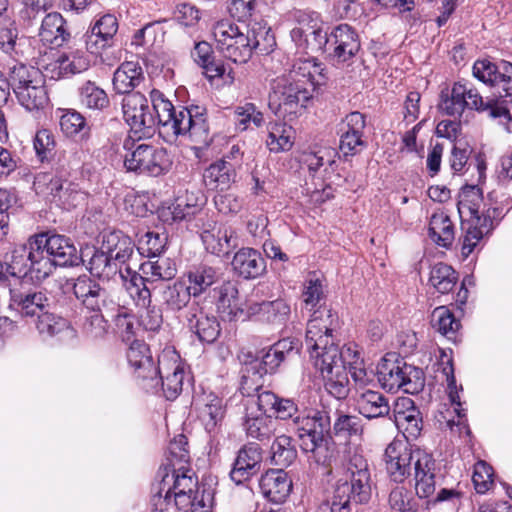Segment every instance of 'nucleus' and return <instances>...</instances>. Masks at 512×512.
I'll list each match as a JSON object with an SVG mask.
<instances>
[{
  "label": "nucleus",
  "mask_w": 512,
  "mask_h": 512,
  "mask_svg": "<svg viewBox=\"0 0 512 512\" xmlns=\"http://www.w3.org/2000/svg\"><path fill=\"white\" fill-rule=\"evenodd\" d=\"M323 64L318 62L316 58H298L292 64L291 69L285 73L290 79L295 81L307 80L312 85V93L316 86L322 85L325 80L323 74Z\"/></svg>",
  "instance_id": "obj_34"
},
{
  "label": "nucleus",
  "mask_w": 512,
  "mask_h": 512,
  "mask_svg": "<svg viewBox=\"0 0 512 512\" xmlns=\"http://www.w3.org/2000/svg\"><path fill=\"white\" fill-rule=\"evenodd\" d=\"M35 318L36 328L43 335L55 336L69 329L67 320L52 313L51 308L44 309Z\"/></svg>",
  "instance_id": "obj_56"
},
{
  "label": "nucleus",
  "mask_w": 512,
  "mask_h": 512,
  "mask_svg": "<svg viewBox=\"0 0 512 512\" xmlns=\"http://www.w3.org/2000/svg\"><path fill=\"white\" fill-rule=\"evenodd\" d=\"M189 329L201 342L213 343L220 335V323L215 316H210L201 309L190 308L186 315Z\"/></svg>",
  "instance_id": "obj_30"
},
{
  "label": "nucleus",
  "mask_w": 512,
  "mask_h": 512,
  "mask_svg": "<svg viewBox=\"0 0 512 512\" xmlns=\"http://www.w3.org/2000/svg\"><path fill=\"white\" fill-rule=\"evenodd\" d=\"M336 152L330 148H321L317 151L304 152L300 157V162L308 168L310 172H316L325 164L335 163Z\"/></svg>",
  "instance_id": "obj_63"
},
{
  "label": "nucleus",
  "mask_w": 512,
  "mask_h": 512,
  "mask_svg": "<svg viewBox=\"0 0 512 512\" xmlns=\"http://www.w3.org/2000/svg\"><path fill=\"white\" fill-rule=\"evenodd\" d=\"M12 277H24L40 282L51 274V263L43 257L35 237H31L27 245L16 246L5 260Z\"/></svg>",
  "instance_id": "obj_8"
},
{
  "label": "nucleus",
  "mask_w": 512,
  "mask_h": 512,
  "mask_svg": "<svg viewBox=\"0 0 512 512\" xmlns=\"http://www.w3.org/2000/svg\"><path fill=\"white\" fill-rule=\"evenodd\" d=\"M158 474L161 481L153 496V504L157 510L163 511L173 504L184 512H212L213 496L205 489L199 493L198 479L195 473L186 466L160 468Z\"/></svg>",
  "instance_id": "obj_1"
},
{
  "label": "nucleus",
  "mask_w": 512,
  "mask_h": 512,
  "mask_svg": "<svg viewBox=\"0 0 512 512\" xmlns=\"http://www.w3.org/2000/svg\"><path fill=\"white\" fill-rule=\"evenodd\" d=\"M217 50L234 63H246L252 56L249 36L230 20L218 21L212 28Z\"/></svg>",
  "instance_id": "obj_11"
},
{
  "label": "nucleus",
  "mask_w": 512,
  "mask_h": 512,
  "mask_svg": "<svg viewBox=\"0 0 512 512\" xmlns=\"http://www.w3.org/2000/svg\"><path fill=\"white\" fill-rule=\"evenodd\" d=\"M126 289L135 302L142 309L140 323L146 330H157L163 321L161 310L151 305V290L144 286L142 278L134 276L126 282Z\"/></svg>",
  "instance_id": "obj_18"
},
{
  "label": "nucleus",
  "mask_w": 512,
  "mask_h": 512,
  "mask_svg": "<svg viewBox=\"0 0 512 512\" xmlns=\"http://www.w3.org/2000/svg\"><path fill=\"white\" fill-rule=\"evenodd\" d=\"M66 181L67 180L62 176L52 173H43L36 177L34 187L37 193H42L53 202L56 198V194L60 193Z\"/></svg>",
  "instance_id": "obj_62"
},
{
  "label": "nucleus",
  "mask_w": 512,
  "mask_h": 512,
  "mask_svg": "<svg viewBox=\"0 0 512 512\" xmlns=\"http://www.w3.org/2000/svg\"><path fill=\"white\" fill-rule=\"evenodd\" d=\"M262 461V453L259 445L251 443L243 446L234 461L230 477L236 484H241L253 475L259 469Z\"/></svg>",
  "instance_id": "obj_26"
},
{
  "label": "nucleus",
  "mask_w": 512,
  "mask_h": 512,
  "mask_svg": "<svg viewBox=\"0 0 512 512\" xmlns=\"http://www.w3.org/2000/svg\"><path fill=\"white\" fill-rule=\"evenodd\" d=\"M325 382V389L336 399H344L349 393V379L347 368L336 366L335 371H329L322 375Z\"/></svg>",
  "instance_id": "obj_54"
},
{
  "label": "nucleus",
  "mask_w": 512,
  "mask_h": 512,
  "mask_svg": "<svg viewBox=\"0 0 512 512\" xmlns=\"http://www.w3.org/2000/svg\"><path fill=\"white\" fill-rule=\"evenodd\" d=\"M224 156L207 167L203 174V180L211 190H226L236 179L235 164Z\"/></svg>",
  "instance_id": "obj_33"
},
{
  "label": "nucleus",
  "mask_w": 512,
  "mask_h": 512,
  "mask_svg": "<svg viewBox=\"0 0 512 512\" xmlns=\"http://www.w3.org/2000/svg\"><path fill=\"white\" fill-rule=\"evenodd\" d=\"M246 35L249 36L250 50L268 53L275 45L274 36L271 34L270 27L260 21H253L246 27Z\"/></svg>",
  "instance_id": "obj_46"
},
{
  "label": "nucleus",
  "mask_w": 512,
  "mask_h": 512,
  "mask_svg": "<svg viewBox=\"0 0 512 512\" xmlns=\"http://www.w3.org/2000/svg\"><path fill=\"white\" fill-rule=\"evenodd\" d=\"M118 30V23L115 16L106 14L100 17L91 30L84 35L86 50L93 55L99 54L103 49L110 46V41Z\"/></svg>",
  "instance_id": "obj_25"
},
{
  "label": "nucleus",
  "mask_w": 512,
  "mask_h": 512,
  "mask_svg": "<svg viewBox=\"0 0 512 512\" xmlns=\"http://www.w3.org/2000/svg\"><path fill=\"white\" fill-rule=\"evenodd\" d=\"M259 488L270 501L281 503L289 496L292 481L283 468L272 469L261 476Z\"/></svg>",
  "instance_id": "obj_29"
},
{
  "label": "nucleus",
  "mask_w": 512,
  "mask_h": 512,
  "mask_svg": "<svg viewBox=\"0 0 512 512\" xmlns=\"http://www.w3.org/2000/svg\"><path fill=\"white\" fill-rule=\"evenodd\" d=\"M153 110L158 114L159 126L163 133L175 137L183 136L194 143L198 151L207 148L211 141L209 125L200 107H179L176 109L165 95L157 90L150 91Z\"/></svg>",
  "instance_id": "obj_2"
},
{
  "label": "nucleus",
  "mask_w": 512,
  "mask_h": 512,
  "mask_svg": "<svg viewBox=\"0 0 512 512\" xmlns=\"http://www.w3.org/2000/svg\"><path fill=\"white\" fill-rule=\"evenodd\" d=\"M224 414L223 400L213 393L206 395L202 406L199 408V417L209 434L218 432Z\"/></svg>",
  "instance_id": "obj_41"
},
{
  "label": "nucleus",
  "mask_w": 512,
  "mask_h": 512,
  "mask_svg": "<svg viewBox=\"0 0 512 512\" xmlns=\"http://www.w3.org/2000/svg\"><path fill=\"white\" fill-rule=\"evenodd\" d=\"M39 36L43 43L59 47L70 38V33L62 15L58 12H51L44 17Z\"/></svg>",
  "instance_id": "obj_37"
},
{
  "label": "nucleus",
  "mask_w": 512,
  "mask_h": 512,
  "mask_svg": "<svg viewBox=\"0 0 512 512\" xmlns=\"http://www.w3.org/2000/svg\"><path fill=\"white\" fill-rule=\"evenodd\" d=\"M79 98L88 109L102 110L109 104L106 92L92 81H86L79 89Z\"/></svg>",
  "instance_id": "obj_55"
},
{
  "label": "nucleus",
  "mask_w": 512,
  "mask_h": 512,
  "mask_svg": "<svg viewBox=\"0 0 512 512\" xmlns=\"http://www.w3.org/2000/svg\"><path fill=\"white\" fill-rule=\"evenodd\" d=\"M127 360L137 377L144 382L143 388L151 390L158 386L156 367L150 349L143 341L135 340L131 343L127 351Z\"/></svg>",
  "instance_id": "obj_21"
},
{
  "label": "nucleus",
  "mask_w": 512,
  "mask_h": 512,
  "mask_svg": "<svg viewBox=\"0 0 512 512\" xmlns=\"http://www.w3.org/2000/svg\"><path fill=\"white\" fill-rule=\"evenodd\" d=\"M231 265L236 273L246 279L256 278L265 270L264 259L252 248H242L236 252Z\"/></svg>",
  "instance_id": "obj_38"
},
{
  "label": "nucleus",
  "mask_w": 512,
  "mask_h": 512,
  "mask_svg": "<svg viewBox=\"0 0 512 512\" xmlns=\"http://www.w3.org/2000/svg\"><path fill=\"white\" fill-rule=\"evenodd\" d=\"M435 461L428 453L416 449V463L414 467L415 493L419 498H429L436 489Z\"/></svg>",
  "instance_id": "obj_28"
},
{
  "label": "nucleus",
  "mask_w": 512,
  "mask_h": 512,
  "mask_svg": "<svg viewBox=\"0 0 512 512\" xmlns=\"http://www.w3.org/2000/svg\"><path fill=\"white\" fill-rule=\"evenodd\" d=\"M161 301L166 310L178 312L188 305L191 296L190 289L183 279L166 284L161 290Z\"/></svg>",
  "instance_id": "obj_42"
},
{
  "label": "nucleus",
  "mask_w": 512,
  "mask_h": 512,
  "mask_svg": "<svg viewBox=\"0 0 512 512\" xmlns=\"http://www.w3.org/2000/svg\"><path fill=\"white\" fill-rule=\"evenodd\" d=\"M432 325L442 335L452 338L460 323L448 308L440 306L432 312Z\"/></svg>",
  "instance_id": "obj_59"
},
{
  "label": "nucleus",
  "mask_w": 512,
  "mask_h": 512,
  "mask_svg": "<svg viewBox=\"0 0 512 512\" xmlns=\"http://www.w3.org/2000/svg\"><path fill=\"white\" fill-rule=\"evenodd\" d=\"M21 42L18 39V30L10 19H3L0 24V49L13 59L22 56Z\"/></svg>",
  "instance_id": "obj_52"
},
{
  "label": "nucleus",
  "mask_w": 512,
  "mask_h": 512,
  "mask_svg": "<svg viewBox=\"0 0 512 512\" xmlns=\"http://www.w3.org/2000/svg\"><path fill=\"white\" fill-rule=\"evenodd\" d=\"M297 452L292 445L291 437L280 435L276 437L271 446V460L281 468L288 467L296 459Z\"/></svg>",
  "instance_id": "obj_53"
},
{
  "label": "nucleus",
  "mask_w": 512,
  "mask_h": 512,
  "mask_svg": "<svg viewBox=\"0 0 512 512\" xmlns=\"http://www.w3.org/2000/svg\"><path fill=\"white\" fill-rule=\"evenodd\" d=\"M85 316L82 331L86 338L96 341L104 339L108 334L109 324L104 316V311L88 312Z\"/></svg>",
  "instance_id": "obj_57"
},
{
  "label": "nucleus",
  "mask_w": 512,
  "mask_h": 512,
  "mask_svg": "<svg viewBox=\"0 0 512 512\" xmlns=\"http://www.w3.org/2000/svg\"><path fill=\"white\" fill-rule=\"evenodd\" d=\"M377 376L380 385L388 391L402 389L414 394L424 386L422 369L407 364L395 353L387 354L377 366Z\"/></svg>",
  "instance_id": "obj_7"
},
{
  "label": "nucleus",
  "mask_w": 512,
  "mask_h": 512,
  "mask_svg": "<svg viewBox=\"0 0 512 512\" xmlns=\"http://www.w3.org/2000/svg\"><path fill=\"white\" fill-rule=\"evenodd\" d=\"M167 236L162 233L147 231L138 241V250L147 257H156L164 250Z\"/></svg>",
  "instance_id": "obj_64"
},
{
  "label": "nucleus",
  "mask_w": 512,
  "mask_h": 512,
  "mask_svg": "<svg viewBox=\"0 0 512 512\" xmlns=\"http://www.w3.org/2000/svg\"><path fill=\"white\" fill-rule=\"evenodd\" d=\"M483 107V98L478 91L467 83L457 82L450 93L441 95L439 110L449 116H460L468 109L479 110Z\"/></svg>",
  "instance_id": "obj_17"
},
{
  "label": "nucleus",
  "mask_w": 512,
  "mask_h": 512,
  "mask_svg": "<svg viewBox=\"0 0 512 512\" xmlns=\"http://www.w3.org/2000/svg\"><path fill=\"white\" fill-rule=\"evenodd\" d=\"M34 237L39 251L51 263V273L55 266H75L80 260L85 263L84 257L89 255L86 252L79 256L74 243L64 235L41 233Z\"/></svg>",
  "instance_id": "obj_13"
},
{
  "label": "nucleus",
  "mask_w": 512,
  "mask_h": 512,
  "mask_svg": "<svg viewBox=\"0 0 512 512\" xmlns=\"http://www.w3.org/2000/svg\"><path fill=\"white\" fill-rule=\"evenodd\" d=\"M429 235L431 239L442 247H449L454 238V225L444 212L434 213L429 223Z\"/></svg>",
  "instance_id": "obj_44"
},
{
  "label": "nucleus",
  "mask_w": 512,
  "mask_h": 512,
  "mask_svg": "<svg viewBox=\"0 0 512 512\" xmlns=\"http://www.w3.org/2000/svg\"><path fill=\"white\" fill-rule=\"evenodd\" d=\"M296 21L290 36L299 49L321 50L326 45L327 32L323 31L318 14L300 11L296 14Z\"/></svg>",
  "instance_id": "obj_15"
},
{
  "label": "nucleus",
  "mask_w": 512,
  "mask_h": 512,
  "mask_svg": "<svg viewBox=\"0 0 512 512\" xmlns=\"http://www.w3.org/2000/svg\"><path fill=\"white\" fill-rule=\"evenodd\" d=\"M201 239L208 252L215 255H227L238 245L235 229L228 224L214 223L201 234Z\"/></svg>",
  "instance_id": "obj_23"
},
{
  "label": "nucleus",
  "mask_w": 512,
  "mask_h": 512,
  "mask_svg": "<svg viewBox=\"0 0 512 512\" xmlns=\"http://www.w3.org/2000/svg\"><path fill=\"white\" fill-rule=\"evenodd\" d=\"M127 273L130 275V279L134 276L142 278L144 286L153 283L158 280H170L177 272L176 266L169 258H158L155 261H146L140 265L141 274L137 272H131L129 268H126Z\"/></svg>",
  "instance_id": "obj_36"
},
{
  "label": "nucleus",
  "mask_w": 512,
  "mask_h": 512,
  "mask_svg": "<svg viewBox=\"0 0 512 512\" xmlns=\"http://www.w3.org/2000/svg\"><path fill=\"white\" fill-rule=\"evenodd\" d=\"M72 292L86 312L105 311L113 305L110 293L87 275L71 279Z\"/></svg>",
  "instance_id": "obj_16"
},
{
  "label": "nucleus",
  "mask_w": 512,
  "mask_h": 512,
  "mask_svg": "<svg viewBox=\"0 0 512 512\" xmlns=\"http://www.w3.org/2000/svg\"><path fill=\"white\" fill-rule=\"evenodd\" d=\"M290 429L298 438L300 447L305 453H311L317 463L325 464L327 447L325 433L330 428V418L323 412L301 414L289 423Z\"/></svg>",
  "instance_id": "obj_6"
},
{
  "label": "nucleus",
  "mask_w": 512,
  "mask_h": 512,
  "mask_svg": "<svg viewBox=\"0 0 512 512\" xmlns=\"http://www.w3.org/2000/svg\"><path fill=\"white\" fill-rule=\"evenodd\" d=\"M123 147L126 150L124 167L128 171L157 177L170 169L171 160L164 148L135 144L130 139L124 141Z\"/></svg>",
  "instance_id": "obj_9"
},
{
  "label": "nucleus",
  "mask_w": 512,
  "mask_h": 512,
  "mask_svg": "<svg viewBox=\"0 0 512 512\" xmlns=\"http://www.w3.org/2000/svg\"><path fill=\"white\" fill-rule=\"evenodd\" d=\"M16 309L22 317L33 318L44 309L52 308L46 292L36 289H10V305Z\"/></svg>",
  "instance_id": "obj_22"
},
{
  "label": "nucleus",
  "mask_w": 512,
  "mask_h": 512,
  "mask_svg": "<svg viewBox=\"0 0 512 512\" xmlns=\"http://www.w3.org/2000/svg\"><path fill=\"white\" fill-rule=\"evenodd\" d=\"M290 311V306L286 301L277 299L261 303H250L247 306L246 314L248 316H256L262 322L282 325L287 321Z\"/></svg>",
  "instance_id": "obj_32"
},
{
  "label": "nucleus",
  "mask_w": 512,
  "mask_h": 512,
  "mask_svg": "<svg viewBox=\"0 0 512 512\" xmlns=\"http://www.w3.org/2000/svg\"><path fill=\"white\" fill-rule=\"evenodd\" d=\"M157 378L161 380L162 389L168 400H173L182 391L184 369L175 352L164 351L158 358ZM158 381V379H156Z\"/></svg>",
  "instance_id": "obj_20"
},
{
  "label": "nucleus",
  "mask_w": 512,
  "mask_h": 512,
  "mask_svg": "<svg viewBox=\"0 0 512 512\" xmlns=\"http://www.w3.org/2000/svg\"><path fill=\"white\" fill-rule=\"evenodd\" d=\"M457 280V272L447 264L438 263L430 271L429 282L441 294L452 291Z\"/></svg>",
  "instance_id": "obj_51"
},
{
  "label": "nucleus",
  "mask_w": 512,
  "mask_h": 512,
  "mask_svg": "<svg viewBox=\"0 0 512 512\" xmlns=\"http://www.w3.org/2000/svg\"><path fill=\"white\" fill-rule=\"evenodd\" d=\"M330 39L334 44L335 61L350 64L360 50V42L355 31L347 24H340L333 29Z\"/></svg>",
  "instance_id": "obj_27"
},
{
  "label": "nucleus",
  "mask_w": 512,
  "mask_h": 512,
  "mask_svg": "<svg viewBox=\"0 0 512 512\" xmlns=\"http://www.w3.org/2000/svg\"><path fill=\"white\" fill-rule=\"evenodd\" d=\"M356 405L359 413L369 420L390 417L391 406L389 400L379 391L359 390Z\"/></svg>",
  "instance_id": "obj_31"
},
{
  "label": "nucleus",
  "mask_w": 512,
  "mask_h": 512,
  "mask_svg": "<svg viewBox=\"0 0 512 512\" xmlns=\"http://www.w3.org/2000/svg\"><path fill=\"white\" fill-rule=\"evenodd\" d=\"M372 495L371 474L367 460L360 454H352L343 466L331 495L324 500L316 512H351L350 503L369 502Z\"/></svg>",
  "instance_id": "obj_4"
},
{
  "label": "nucleus",
  "mask_w": 512,
  "mask_h": 512,
  "mask_svg": "<svg viewBox=\"0 0 512 512\" xmlns=\"http://www.w3.org/2000/svg\"><path fill=\"white\" fill-rule=\"evenodd\" d=\"M480 190L475 186L464 190L459 200V212L467 209L471 219L463 223L464 236L462 239V255L468 257L476 248L480 240L494 228V220L500 216V209L490 207L480 210Z\"/></svg>",
  "instance_id": "obj_5"
},
{
  "label": "nucleus",
  "mask_w": 512,
  "mask_h": 512,
  "mask_svg": "<svg viewBox=\"0 0 512 512\" xmlns=\"http://www.w3.org/2000/svg\"><path fill=\"white\" fill-rule=\"evenodd\" d=\"M187 287L190 289L193 297H198L204 293L217 280L216 270L208 265H199L187 273Z\"/></svg>",
  "instance_id": "obj_47"
},
{
  "label": "nucleus",
  "mask_w": 512,
  "mask_h": 512,
  "mask_svg": "<svg viewBox=\"0 0 512 512\" xmlns=\"http://www.w3.org/2000/svg\"><path fill=\"white\" fill-rule=\"evenodd\" d=\"M269 106L284 116L296 115L312 98V85L307 80L295 81L283 74L277 77L271 87Z\"/></svg>",
  "instance_id": "obj_10"
},
{
  "label": "nucleus",
  "mask_w": 512,
  "mask_h": 512,
  "mask_svg": "<svg viewBox=\"0 0 512 512\" xmlns=\"http://www.w3.org/2000/svg\"><path fill=\"white\" fill-rule=\"evenodd\" d=\"M293 128L285 123L271 122L268 125L267 147L271 152L288 151L293 145Z\"/></svg>",
  "instance_id": "obj_45"
},
{
  "label": "nucleus",
  "mask_w": 512,
  "mask_h": 512,
  "mask_svg": "<svg viewBox=\"0 0 512 512\" xmlns=\"http://www.w3.org/2000/svg\"><path fill=\"white\" fill-rule=\"evenodd\" d=\"M87 262V269L90 273L99 278L109 279L118 271V266L111 257L103 251L100 246L99 249H93Z\"/></svg>",
  "instance_id": "obj_48"
},
{
  "label": "nucleus",
  "mask_w": 512,
  "mask_h": 512,
  "mask_svg": "<svg viewBox=\"0 0 512 512\" xmlns=\"http://www.w3.org/2000/svg\"><path fill=\"white\" fill-rule=\"evenodd\" d=\"M363 430L362 420L358 416L336 411V419L333 424L335 435L344 437L361 436Z\"/></svg>",
  "instance_id": "obj_58"
},
{
  "label": "nucleus",
  "mask_w": 512,
  "mask_h": 512,
  "mask_svg": "<svg viewBox=\"0 0 512 512\" xmlns=\"http://www.w3.org/2000/svg\"><path fill=\"white\" fill-rule=\"evenodd\" d=\"M234 114L236 124L242 130H246L251 124L258 128L265 123L263 113L254 103L251 102H247L244 105L236 107Z\"/></svg>",
  "instance_id": "obj_61"
},
{
  "label": "nucleus",
  "mask_w": 512,
  "mask_h": 512,
  "mask_svg": "<svg viewBox=\"0 0 512 512\" xmlns=\"http://www.w3.org/2000/svg\"><path fill=\"white\" fill-rule=\"evenodd\" d=\"M201 205L193 193H186L185 197H178L169 207L172 220L180 221L194 216L200 211Z\"/></svg>",
  "instance_id": "obj_60"
},
{
  "label": "nucleus",
  "mask_w": 512,
  "mask_h": 512,
  "mask_svg": "<svg viewBox=\"0 0 512 512\" xmlns=\"http://www.w3.org/2000/svg\"><path fill=\"white\" fill-rule=\"evenodd\" d=\"M123 117L139 137L148 136L159 125L158 114L151 112L147 98L140 92L125 95L122 100Z\"/></svg>",
  "instance_id": "obj_14"
},
{
  "label": "nucleus",
  "mask_w": 512,
  "mask_h": 512,
  "mask_svg": "<svg viewBox=\"0 0 512 512\" xmlns=\"http://www.w3.org/2000/svg\"><path fill=\"white\" fill-rule=\"evenodd\" d=\"M132 239L121 231H112L103 235L101 247L117 266L126 263L134 252Z\"/></svg>",
  "instance_id": "obj_35"
},
{
  "label": "nucleus",
  "mask_w": 512,
  "mask_h": 512,
  "mask_svg": "<svg viewBox=\"0 0 512 512\" xmlns=\"http://www.w3.org/2000/svg\"><path fill=\"white\" fill-rule=\"evenodd\" d=\"M144 80L141 66L133 61L122 63L114 72L113 88L119 94H132V90Z\"/></svg>",
  "instance_id": "obj_39"
},
{
  "label": "nucleus",
  "mask_w": 512,
  "mask_h": 512,
  "mask_svg": "<svg viewBox=\"0 0 512 512\" xmlns=\"http://www.w3.org/2000/svg\"><path fill=\"white\" fill-rule=\"evenodd\" d=\"M338 316L327 307L315 310L307 323L305 345L315 368L323 375L336 366L347 368L343 351L335 343Z\"/></svg>",
  "instance_id": "obj_3"
},
{
  "label": "nucleus",
  "mask_w": 512,
  "mask_h": 512,
  "mask_svg": "<svg viewBox=\"0 0 512 512\" xmlns=\"http://www.w3.org/2000/svg\"><path fill=\"white\" fill-rule=\"evenodd\" d=\"M40 76H42V74L38 69L17 62L9 68L6 82L8 88L11 87L14 94H17V91L30 85L32 81H35Z\"/></svg>",
  "instance_id": "obj_49"
},
{
  "label": "nucleus",
  "mask_w": 512,
  "mask_h": 512,
  "mask_svg": "<svg viewBox=\"0 0 512 512\" xmlns=\"http://www.w3.org/2000/svg\"><path fill=\"white\" fill-rule=\"evenodd\" d=\"M15 95L18 102L28 111H38L48 103V95L42 76L32 81L30 85L22 90L17 91Z\"/></svg>",
  "instance_id": "obj_43"
},
{
  "label": "nucleus",
  "mask_w": 512,
  "mask_h": 512,
  "mask_svg": "<svg viewBox=\"0 0 512 512\" xmlns=\"http://www.w3.org/2000/svg\"><path fill=\"white\" fill-rule=\"evenodd\" d=\"M214 291L217 298V309L223 316L233 320L246 314L244 308L239 303L238 289L234 283L230 281L224 282Z\"/></svg>",
  "instance_id": "obj_40"
},
{
  "label": "nucleus",
  "mask_w": 512,
  "mask_h": 512,
  "mask_svg": "<svg viewBox=\"0 0 512 512\" xmlns=\"http://www.w3.org/2000/svg\"><path fill=\"white\" fill-rule=\"evenodd\" d=\"M276 422L269 415L247 416L244 428L247 436L259 441L269 440L275 432Z\"/></svg>",
  "instance_id": "obj_50"
},
{
  "label": "nucleus",
  "mask_w": 512,
  "mask_h": 512,
  "mask_svg": "<svg viewBox=\"0 0 512 512\" xmlns=\"http://www.w3.org/2000/svg\"><path fill=\"white\" fill-rule=\"evenodd\" d=\"M384 460L391 479L402 483L415 467L416 450L401 441H393L385 449Z\"/></svg>",
  "instance_id": "obj_19"
},
{
  "label": "nucleus",
  "mask_w": 512,
  "mask_h": 512,
  "mask_svg": "<svg viewBox=\"0 0 512 512\" xmlns=\"http://www.w3.org/2000/svg\"><path fill=\"white\" fill-rule=\"evenodd\" d=\"M89 66L90 58L83 50L69 48L51 62L46 71L51 72V78H62L84 72Z\"/></svg>",
  "instance_id": "obj_24"
},
{
  "label": "nucleus",
  "mask_w": 512,
  "mask_h": 512,
  "mask_svg": "<svg viewBox=\"0 0 512 512\" xmlns=\"http://www.w3.org/2000/svg\"><path fill=\"white\" fill-rule=\"evenodd\" d=\"M290 343L281 340L269 347L268 350H262L260 357H253L250 354H244L242 369V383L250 386L255 384V390L259 389L261 378L274 372L285 359V351L291 350Z\"/></svg>",
  "instance_id": "obj_12"
}]
</instances>
